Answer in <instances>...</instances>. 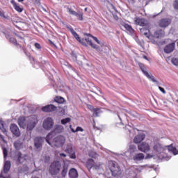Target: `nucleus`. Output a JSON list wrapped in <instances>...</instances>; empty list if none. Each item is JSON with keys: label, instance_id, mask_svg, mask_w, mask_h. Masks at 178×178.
<instances>
[{"label": "nucleus", "instance_id": "obj_1", "mask_svg": "<svg viewBox=\"0 0 178 178\" xmlns=\"http://www.w3.org/2000/svg\"><path fill=\"white\" fill-rule=\"evenodd\" d=\"M153 149L155 153H149L146 155L145 159H165V161H169L170 157L168 156L166 152H172L173 155H178V149L170 145L163 147L160 143H155L153 146Z\"/></svg>", "mask_w": 178, "mask_h": 178}, {"label": "nucleus", "instance_id": "obj_2", "mask_svg": "<svg viewBox=\"0 0 178 178\" xmlns=\"http://www.w3.org/2000/svg\"><path fill=\"white\" fill-rule=\"evenodd\" d=\"M137 152V146L134 144H131L127 152L119 154L118 155H122V156H126L127 159H131L134 161L136 163L144 161L145 155L143 153H136Z\"/></svg>", "mask_w": 178, "mask_h": 178}, {"label": "nucleus", "instance_id": "obj_3", "mask_svg": "<svg viewBox=\"0 0 178 178\" xmlns=\"http://www.w3.org/2000/svg\"><path fill=\"white\" fill-rule=\"evenodd\" d=\"M51 138H52V134H49L46 137L47 143L49 145H51V147H56L57 148L62 147L66 141L65 136H58L54 138L51 142Z\"/></svg>", "mask_w": 178, "mask_h": 178}, {"label": "nucleus", "instance_id": "obj_4", "mask_svg": "<svg viewBox=\"0 0 178 178\" xmlns=\"http://www.w3.org/2000/svg\"><path fill=\"white\" fill-rule=\"evenodd\" d=\"M38 124V117L37 115H31L26 117V128L27 131L34 130L35 127Z\"/></svg>", "mask_w": 178, "mask_h": 178}, {"label": "nucleus", "instance_id": "obj_5", "mask_svg": "<svg viewBox=\"0 0 178 178\" xmlns=\"http://www.w3.org/2000/svg\"><path fill=\"white\" fill-rule=\"evenodd\" d=\"M108 168L114 177H119L122 175L120 166H119V164L116 161H108Z\"/></svg>", "mask_w": 178, "mask_h": 178}, {"label": "nucleus", "instance_id": "obj_6", "mask_svg": "<svg viewBox=\"0 0 178 178\" xmlns=\"http://www.w3.org/2000/svg\"><path fill=\"white\" fill-rule=\"evenodd\" d=\"M138 66L141 72H143V74H145V76H146V77L149 80H150V81H152L153 83H156V84H159V82L155 79V77L153 76L152 74L149 73L147 71V67H145V65H144V64L141 63H138Z\"/></svg>", "mask_w": 178, "mask_h": 178}, {"label": "nucleus", "instance_id": "obj_7", "mask_svg": "<svg viewBox=\"0 0 178 178\" xmlns=\"http://www.w3.org/2000/svg\"><path fill=\"white\" fill-rule=\"evenodd\" d=\"M60 168H62V164H60V161H54L49 168V172L51 175H58L59 171L60 170Z\"/></svg>", "mask_w": 178, "mask_h": 178}, {"label": "nucleus", "instance_id": "obj_8", "mask_svg": "<svg viewBox=\"0 0 178 178\" xmlns=\"http://www.w3.org/2000/svg\"><path fill=\"white\" fill-rule=\"evenodd\" d=\"M54 119L51 117H48L43 120L42 127L44 130L49 131V130H51L52 127H54Z\"/></svg>", "mask_w": 178, "mask_h": 178}, {"label": "nucleus", "instance_id": "obj_9", "mask_svg": "<svg viewBox=\"0 0 178 178\" xmlns=\"http://www.w3.org/2000/svg\"><path fill=\"white\" fill-rule=\"evenodd\" d=\"M5 35L7 40H9L10 42H11V44H13L14 45H19V44H17V40L22 44L24 43V38H23L22 36L17 35V34H15L16 39L15 38L10 37V35H9L8 33H6Z\"/></svg>", "mask_w": 178, "mask_h": 178}, {"label": "nucleus", "instance_id": "obj_10", "mask_svg": "<svg viewBox=\"0 0 178 178\" xmlns=\"http://www.w3.org/2000/svg\"><path fill=\"white\" fill-rule=\"evenodd\" d=\"M10 161H6L4 163L3 170L0 175V178H10V176L8 175V172L10 170Z\"/></svg>", "mask_w": 178, "mask_h": 178}, {"label": "nucleus", "instance_id": "obj_11", "mask_svg": "<svg viewBox=\"0 0 178 178\" xmlns=\"http://www.w3.org/2000/svg\"><path fill=\"white\" fill-rule=\"evenodd\" d=\"M80 43H81V44L83 45L84 47H87V45H90L92 48H94L97 51H99V47H98L97 44H94L92 43V41H91V40L90 39V38H85L81 39Z\"/></svg>", "mask_w": 178, "mask_h": 178}, {"label": "nucleus", "instance_id": "obj_12", "mask_svg": "<svg viewBox=\"0 0 178 178\" xmlns=\"http://www.w3.org/2000/svg\"><path fill=\"white\" fill-rule=\"evenodd\" d=\"M138 149L141 152L147 154V152H149V151H151V146H149V144L147 143V142H143L138 145Z\"/></svg>", "mask_w": 178, "mask_h": 178}, {"label": "nucleus", "instance_id": "obj_13", "mask_svg": "<svg viewBox=\"0 0 178 178\" xmlns=\"http://www.w3.org/2000/svg\"><path fill=\"white\" fill-rule=\"evenodd\" d=\"M65 151L69 154L71 159H76V149L73 145H67Z\"/></svg>", "mask_w": 178, "mask_h": 178}, {"label": "nucleus", "instance_id": "obj_14", "mask_svg": "<svg viewBox=\"0 0 178 178\" xmlns=\"http://www.w3.org/2000/svg\"><path fill=\"white\" fill-rule=\"evenodd\" d=\"M10 130L16 137H20V129L16 124H11L10 126Z\"/></svg>", "mask_w": 178, "mask_h": 178}, {"label": "nucleus", "instance_id": "obj_15", "mask_svg": "<svg viewBox=\"0 0 178 178\" xmlns=\"http://www.w3.org/2000/svg\"><path fill=\"white\" fill-rule=\"evenodd\" d=\"M42 143H44V138L36 137L34 140V146L36 149H41L42 147Z\"/></svg>", "mask_w": 178, "mask_h": 178}, {"label": "nucleus", "instance_id": "obj_16", "mask_svg": "<svg viewBox=\"0 0 178 178\" xmlns=\"http://www.w3.org/2000/svg\"><path fill=\"white\" fill-rule=\"evenodd\" d=\"M170 23H172V21L170 19L164 18L159 21V25L162 29H165V28L168 27V26H169V24H170Z\"/></svg>", "mask_w": 178, "mask_h": 178}, {"label": "nucleus", "instance_id": "obj_17", "mask_svg": "<svg viewBox=\"0 0 178 178\" xmlns=\"http://www.w3.org/2000/svg\"><path fill=\"white\" fill-rule=\"evenodd\" d=\"M145 138V134L141 132L139 134H138L135 138H134V143L135 144H140L142 141H144V139Z\"/></svg>", "mask_w": 178, "mask_h": 178}, {"label": "nucleus", "instance_id": "obj_18", "mask_svg": "<svg viewBox=\"0 0 178 178\" xmlns=\"http://www.w3.org/2000/svg\"><path fill=\"white\" fill-rule=\"evenodd\" d=\"M17 123L21 129H25L26 124H27V118L19 117L17 120Z\"/></svg>", "mask_w": 178, "mask_h": 178}, {"label": "nucleus", "instance_id": "obj_19", "mask_svg": "<svg viewBox=\"0 0 178 178\" xmlns=\"http://www.w3.org/2000/svg\"><path fill=\"white\" fill-rule=\"evenodd\" d=\"M134 22L135 24H138L142 27H145V26L148 24V21L144 18H136Z\"/></svg>", "mask_w": 178, "mask_h": 178}, {"label": "nucleus", "instance_id": "obj_20", "mask_svg": "<svg viewBox=\"0 0 178 178\" xmlns=\"http://www.w3.org/2000/svg\"><path fill=\"white\" fill-rule=\"evenodd\" d=\"M175 42L167 44L164 48V52L165 54H170L171 52H173V51H175Z\"/></svg>", "mask_w": 178, "mask_h": 178}, {"label": "nucleus", "instance_id": "obj_21", "mask_svg": "<svg viewBox=\"0 0 178 178\" xmlns=\"http://www.w3.org/2000/svg\"><path fill=\"white\" fill-rule=\"evenodd\" d=\"M56 110V106L49 104L42 108V112H54Z\"/></svg>", "mask_w": 178, "mask_h": 178}, {"label": "nucleus", "instance_id": "obj_22", "mask_svg": "<svg viewBox=\"0 0 178 178\" xmlns=\"http://www.w3.org/2000/svg\"><path fill=\"white\" fill-rule=\"evenodd\" d=\"M147 165H134L131 167V170H135V173H140L141 172H143V170L145 169V168H146Z\"/></svg>", "mask_w": 178, "mask_h": 178}, {"label": "nucleus", "instance_id": "obj_23", "mask_svg": "<svg viewBox=\"0 0 178 178\" xmlns=\"http://www.w3.org/2000/svg\"><path fill=\"white\" fill-rule=\"evenodd\" d=\"M69 177L70 178H78L79 173L77 172V170L74 168L70 169L69 171Z\"/></svg>", "mask_w": 178, "mask_h": 178}, {"label": "nucleus", "instance_id": "obj_24", "mask_svg": "<svg viewBox=\"0 0 178 178\" xmlns=\"http://www.w3.org/2000/svg\"><path fill=\"white\" fill-rule=\"evenodd\" d=\"M26 159H27V155L22 154V153L18 154L17 162H19V163H23Z\"/></svg>", "mask_w": 178, "mask_h": 178}, {"label": "nucleus", "instance_id": "obj_25", "mask_svg": "<svg viewBox=\"0 0 178 178\" xmlns=\"http://www.w3.org/2000/svg\"><path fill=\"white\" fill-rule=\"evenodd\" d=\"M94 165H95V162L92 159H89L86 162V167L88 170H91V168L94 167Z\"/></svg>", "mask_w": 178, "mask_h": 178}, {"label": "nucleus", "instance_id": "obj_26", "mask_svg": "<svg viewBox=\"0 0 178 178\" xmlns=\"http://www.w3.org/2000/svg\"><path fill=\"white\" fill-rule=\"evenodd\" d=\"M14 147L17 149H22V148H23V142H22L20 140H16L14 143Z\"/></svg>", "mask_w": 178, "mask_h": 178}, {"label": "nucleus", "instance_id": "obj_27", "mask_svg": "<svg viewBox=\"0 0 178 178\" xmlns=\"http://www.w3.org/2000/svg\"><path fill=\"white\" fill-rule=\"evenodd\" d=\"M163 35H165V32H163L162 30L156 31L154 34L155 38H161L163 37Z\"/></svg>", "mask_w": 178, "mask_h": 178}, {"label": "nucleus", "instance_id": "obj_28", "mask_svg": "<svg viewBox=\"0 0 178 178\" xmlns=\"http://www.w3.org/2000/svg\"><path fill=\"white\" fill-rule=\"evenodd\" d=\"M124 29L129 31L130 34H133L134 33V29L131 27V26L129 25L128 24H124L123 25Z\"/></svg>", "mask_w": 178, "mask_h": 178}, {"label": "nucleus", "instance_id": "obj_29", "mask_svg": "<svg viewBox=\"0 0 178 178\" xmlns=\"http://www.w3.org/2000/svg\"><path fill=\"white\" fill-rule=\"evenodd\" d=\"M141 34L145 35V37H149V29H147L146 28L143 27L140 29Z\"/></svg>", "mask_w": 178, "mask_h": 178}, {"label": "nucleus", "instance_id": "obj_30", "mask_svg": "<svg viewBox=\"0 0 178 178\" xmlns=\"http://www.w3.org/2000/svg\"><path fill=\"white\" fill-rule=\"evenodd\" d=\"M71 33L72 35L76 38V41H79V42H81V38H80V36H79V34L74 31V29H70Z\"/></svg>", "mask_w": 178, "mask_h": 178}, {"label": "nucleus", "instance_id": "obj_31", "mask_svg": "<svg viewBox=\"0 0 178 178\" xmlns=\"http://www.w3.org/2000/svg\"><path fill=\"white\" fill-rule=\"evenodd\" d=\"M54 131L56 133H62L63 131V126L62 125H56L54 128Z\"/></svg>", "mask_w": 178, "mask_h": 178}, {"label": "nucleus", "instance_id": "obj_32", "mask_svg": "<svg viewBox=\"0 0 178 178\" xmlns=\"http://www.w3.org/2000/svg\"><path fill=\"white\" fill-rule=\"evenodd\" d=\"M101 113H102V110L101 108H95V110L93 111V116L97 118V117L99 116V115H101Z\"/></svg>", "mask_w": 178, "mask_h": 178}, {"label": "nucleus", "instance_id": "obj_33", "mask_svg": "<svg viewBox=\"0 0 178 178\" xmlns=\"http://www.w3.org/2000/svg\"><path fill=\"white\" fill-rule=\"evenodd\" d=\"M55 102H57V104H63L65 102V99L62 97L57 96L54 99Z\"/></svg>", "mask_w": 178, "mask_h": 178}, {"label": "nucleus", "instance_id": "obj_34", "mask_svg": "<svg viewBox=\"0 0 178 178\" xmlns=\"http://www.w3.org/2000/svg\"><path fill=\"white\" fill-rule=\"evenodd\" d=\"M66 8H67V12H68L70 15H72V16H77V12L73 10L69 6H67Z\"/></svg>", "mask_w": 178, "mask_h": 178}, {"label": "nucleus", "instance_id": "obj_35", "mask_svg": "<svg viewBox=\"0 0 178 178\" xmlns=\"http://www.w3.org/2000/svg\"><path fill=\"white\" fill-rule=\"evenodd\" d=\"M66 8H67V12H68L70 15H72V16H77V12L73 10L69 6H67Z\"/></svg>", "mask_w": 178, "mask_h": 178}, {"label": "nucleus", "instance_id": "obj_36", "mask_svg": "<svg viewBox=\"0 0 178 178\" xmlns=\"http://www.w3.org/2000/svg\"><path fill=\"white\" fill-rule=\"evenodd\" d=\"M14 9H15L17 12H19V13H22V12H23V8L20 7L17 3L14 4Z\"/></svg>", "mask_w": 178, "mask_h": 178}, {"label": "nucleus", "instance_id": "obj_37", "mask_svg": "<svg viewBox=\"0 0 178 178\" xmlns=\"http://www.w3.org/2000/svg\"><path fill=\"white\" fill-rule=\"evenodd\" d=\"M89 156L90 158H93L94 159H97V158H98V154L94 151H90L89 152Z\"/></svg>", "mask_w": 178, "mask_h": 178}, {"label": "nucleus", "instance_id": "obj_38", "mask_svg": "<svg viewBox=\"0 0 178 178\" xmlns=\"http://www.w3.org/2000/svg\"><path fill=\"white\" fill-rule=\"evenodd\" d=\"M61 175L63 176V177H65L66 176V175H67V166L64 165L63 170L61 172Z\"/></svg>", "mask_w": 178, "mask_h": 178}, {"label": "nucleus", "instance_id": "obj_39", "mask_svg": "<svg viewBox=\"0 0 178 178\" xmlns=\"http://www.w3.org/2000/svg\"><path fill=\"white\" fill-rule=\"evenodd\" d=\"M171 63H172L174 66H178V58L172 57L171 58Z\"/></svg>", "mask_w": 178, "mask_h": 178}, {"label": "nucleus", "instance_id": "obj_40", "mask_svg": "<svg viewBox=\"0 0 178 178\" xmlns=\"http://www.w3.org/2000/svg\"><path fill=\"white\" fill-rule=\"evenodd\" d=\"M102 165V164H101V163H95L93 165V169H95V170H98L101 168Z\"/></svg>", "mask_w": 178, "mask_h": 178}, {"label": "nucleus", "instance_id": "obj_41", "mask_svg": "<svg viewBox=\"0 0 178 178\" xmlns=\"http://www.w3.org/2000/svg\"><path fill=\"white\" fill-rule=\"evenodd\" d=\"M70 120L71 119L70 118L63 119L61 120V124H66L67 123H70Z\"/></svg>", "mask_w": 178, "mask_h": 178}, {"label": "nucleus", "instance_id": "obj_42", "mask_svg": "<svg viewBox=\"0 0 178 178\" xmlns=\"http://www.w3.org/2000/svg\"><path fill=\"white\" fill-rule=\"evenodd\" d=\"M0 17H3V19H6V20H9V16L5 15V13L3 11L0 10Z\"/></svg>", "mask_w": 178, "mask_h": 178}, {"label": "nucleus", "instance_id": "obj_43", "mask_svg": "<svg viewBox=\"0 0 178 178\" xmlns=\"http://www.w3.org/2000/svg\"><path fill=\"white\" fill-rule=\"evenodd\" d=\"M88 37H91L93 38L94 41H95L97 44H101V42H99V40L95 36H92L91 34H87Z\"/></svg>", "mask_w": 178, "mask_h": 178}, {"label": "nucleus", "instance_id": "obj_44", "mask_svg": "<svg viewBox=\"0 0 178 178\" xmlns=\"http://www.w3.org/2000/svg\"><path fill=\"white\" fill-rule=\"evenodd\" d=\"M0 129L3 133H6V128H5V126H3V123L0 122Z\"/></svg>", "mask_w": 178, "mask_h": 178}, {"label": "nucleus", "instance_id": "obj_45", "mask_svg": "<svg viewBox=\"0 0 178 178\" xmlns=\"http://www.w3.org/2000/svg\"><path fill=\"white\" fill-rule=\"evenodd\" d=\"M3 154L4 159H6V156H8V149L6 148H3Z\"/></svg>", "mask_w": 178, "mask_h": 178}, {"label": "nucleus", "instance_id": "obj_46", "mask_svg": "<svg viewBox=\"0 0 178 178\" xmlns=\"http://www.w3.org/2000/svg\"><path fill=\"white\" fill-rule=\"evenodd\" d=\"M76 17H78L79 20H83V13H77V16H76Z\"/></svg>", "mask_w": 178, "mask_h": 178}, {"label": "nucleus", "instance_id": "obj_47", "mask_svg": "<svg viewBox=\"0 0 178 178\" xmlns=\"http://www.w3.org/2000/svg\"><path fill=\"white\" fill-rule=\"evenodd\" d=\"M173 6H174L175 9L178 10V0H175L174 1Z\"/></svg>", "mask_w": 178, "mask_h": 178}, {"label": "nucleus", "instance_id": "obj_48", "mask_svg": "<svg viewBox=\"0 0 178 178\" xmlns=\"http://www.w3.org/2000/svg\"><path fill=\"white\" fill-rule=\"evenodd\" d=\"M34 46L36 48V49H41V44H40L39 43H35Z\"/></svg>", "mask_w": 178, "mask_h": 178}, {"label": "nucleus", "instance_id": "obj_49", "mask_svg": "<svg viewBox=\"0 0 178 178\" xmlns=\"http://www.w3.org/2000/svg\"><path fill=\"white\" fill-rule=\"evenodd\" d=\"M88 109H90V111H91V112H92V113H94V111L95 110V108L92 106L88 105Z\"/></svg>", "mask_w": 178, "mask_h": 178}, {"label": "nucleus", "instance_id": "obj_50", "mask_svg": "<svg viewBox=\"0 0 178 178\" xmlns=\"http://www.w3.org/2000/svg\"><path fill=\"white\" fill-rule=\"evenodd\" d=\"M159 89L161 92H162L163 94H166V91L165 90V89L161 86H159Z\"/></svg>", "mask_w": 178, "mask_h": 178}, {"label": "nucleus", "instance_id": "obj_51", "mask_svg": "<svg viewBox=\"0 0 178 178\" xmlns=\"http://www.w3.org/2000/svg\"><path fill=\"white\" fill-rule=\"evenodd\" d=\"M76 130V131H83V128L80 127H77Z\"/></svg>", "mask_w": 178, "mask_h": 178}, {"label": "nucleus", "instance_id": "obj_52", "mask_svg": "<svg viewBox=\"0 0 178 178\" xmlns=\"http://www.w3.org/2000/svg\"><path fill=\"white\" fill-rule=\"evenodd\" d=\"M60 158H66V154L65 153H60Z\"/></svg>", "mask_w": 178, "mask_h": 178}, {"label": "nucleus", "instance_id": "obj_53", "mask_svg": "<svg viewBox=\"0 0 178 178\" xmlns=\"http://www.w3.org/2000/svg\"><path fill=\"white\" fill-rule=\"evenodd\" d=\"M129 127H131V126H130V125L126 126V129H128V131H129V133H131V129H129Z\"/></svg>", "mask_w": 178, "mask_h": 178}, {"label": "nucleus", "instance_id": "obj_54", "mask_svg": "<svg viewBox=\"0 0 178 178\" xmlns=\"http://www.w3.org/2000/svg\"><path fill=\"white\" fill-rule=\"evenodd\" d=\"M0 138L3 141V143H6L5 139L3 138V136L0 135Z\"/></svg>", "mask_w": 178, "mask_h": 178}, {"label": "nucleus", "instance_id": "obj_55", "mask_svg": "<svg viewBox=\"0 0 178 178\" xmlns=\"http://www.w3.org/2000/svg\"><path fill=\"white\" fill-rule=\"evenodd\" d=\"M11 3L13 6V8L15 7V3H17L16 2H15L13 0L11 1Z\"/></svg>", "mask_w": 178, "mask_h": 178}, {"label": "nucleus", "instance_id": "obj_56", "mask_svg": "<svg viewBox=\"0 0 178 178\" xmlns=\"http://www.w3.org/2000/svg\"><path fill=\"white\" fill-rule=\"evenodd\" d=\"M111 8L114 10H116V8L115 7V6H113V4H111Z\"/></svg>", "mask_w": 178, "mask_h": 178}, {"label": "nucleus", "instance_id": "obj_57", "mask_svg": "<svg viewBox=\"0 0 178 178\" xmlns=\"http://www.w3.org/2000/svg\"><path fill=\"white\" fill-rule=\"evenodd\" d=\"M143 59H145L146 60H148V58L147 57V56H143Z\"/></svg>", "mask_w": 178, "mask_h": 178}, {"label": "nucleus", "instance_id": "obj_58", "mask_svg": "<svg viewBox=\"0 0 178 178\" xmlns=\"http://www.w3.org/2000/svg\"><path fill=\"white\" fill-rule=\"evenodd\" d=\"M71 130H72V133H76V130L74 131V129H73L72 128H71Z\"/></svg>", "mask_w": 178, "mask_h": 178}, {"label": "nucleus", "instance_id": "obj_59", "mask_svg": "<svg viewBox=\"0 0 178 178\" xmlns=\"http://www.w3.org/2000/svg\"><path fill=\"white\" fill-rule=\"evenodd\" d=\"M24 0H18V2H23Z\"/></svg>", "mask_w": 178, "mask_h": 178}, {"label": "nucleus", "instance_id": "obj_60", "mask_svg": "<svg viewBox=\"0 0 178 178\" xmlns=\"http://www.w3.org/2000/svg\"><path fill=\"white\" fill-rule=\"evenodd\" d=\"M118 118L120 119V120H122V118H120V116L118 115Z\"/></svg>", "mask_w": 178, "mask_h": 178}, {"label": "nucleus", "instance_id": "obj_61", "mask_svg": "<svg viewBox=\"0 0 178 178\" xmlns=\"http://www.w3.org/2000/svg\"><path fill=\"white\" fill-rule=\"evenodd\" d=\"M31 178H38V177H32Z\"/></svg>", "mask_w": 178, "mask_h": 178}, {"label": "nucleus", "instance_id": "obj_62", "mask_svg": "<svg viewBox=\"0 0 178 178\" xmlns=\"http://www.w3.org/2000/svg\"><path fill=\"white\" fill-rule=\"evenodd\" d=\"M86 10H87V8H85V11H86Z\"/></svg>", "mask_w": 178, "mask_h": 178}, {"label": "nucleus", "instance_id": "obj_63", "mask_svg": "<svg viewBox=\"0 0 178 178\" xmlns=\"http://www.w3.org/2000/svg\"><path fill=\"white\" fill-rule=\"evenodd\" d=\"M176 102H177V104H178V99L176 100Z\"/></svg>", "mask_w": 178, "mask_h": 178}, {"label": "nucleus", "instance_id": "obj_64", "mask_svg": "<svg viewBox=\"0 0 178 178\" xmlns=\"http://www.w3.org/2000/svg\"><path fill=\"white\" fill-rule=\"evenodd\" d=\"M76 59H77V58L75 56V60H76Z\"/></svg>", "mask_w": 178, "mask_h": 178}]
</instances>
